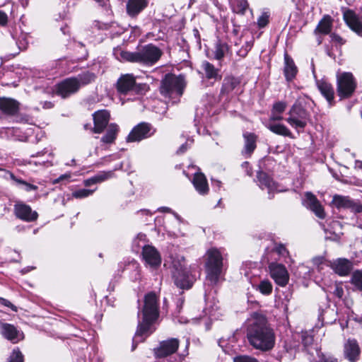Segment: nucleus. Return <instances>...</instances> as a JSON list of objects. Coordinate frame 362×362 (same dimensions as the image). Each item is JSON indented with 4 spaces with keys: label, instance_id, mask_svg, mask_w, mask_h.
<instances>
[{
    "label": "nucleus",
    "instance_id": "nucleus-28",
    "mask_svg": "<svg viewBox=\"0 0 362 362\" xmlns=\"http://www.w3.org/2000/svg\"><path fill=\"white\" fill-rule=\"evenodd\" d=\"M283 71L285 79L287 82L293 81L296 78L298 72V67L293 58L287 52H285L284 53V66Z\"/></svg>",
    "mask_w": 362,
    "mask_h": 362
},
{
    "label": "nucleus",
    "instance_id": "nucleus-40",
    "mask_svg": "<svg viewBox=\"0 0 362 362\" xmlns=\"http://www.w3.org/2000/svg\"><path fill=\"white\" fill-rule=\"evenodd\" d=\"M310 105V102L305 100H298L293 105L290 112L288 113H310L307 105Z\"/></svg>",
    "mask_w": 362,
    "mask_h": 362
},
{
    "label": "nucleus",
    "instance_id": "nucleus-61",
    "mask_svg": "<svg viewBox=\"0 0 362 362\" xmlns=\"http://www.w3.org/2000/svg\"><path fill=\"white\" fill-rule=\"evenodd\" d=\"M329 35L331 40L339 44V45H342L346 42V40H344L340 35L335 33H331Z\"/></svg>",
    "mask_w": 362,
    "mask_h": 362
},
{
    "label": "nucleus",
    "instance_id": "nucleus-13",
    "mask_svg": "<svg viewBox=\"0 0 362 362\" xmlns=\"http://www.w3.org/2000/svg\"><path fill=\"white\" fill-rule=\"evenodd\" d=\"M180 345L177 338H170L161 341L157 348L154 349V354L157 358H164L175 353Z\"/></svg>",
    "mask_w": 362,
    "mask_h": 362
},
{
    "label": "nucleus",
    "instance_id": "nucleus-47",
    "mask_svg": "<svg viewBox=\"0 0 362 362\" xmlns=\"http://www.w3.org/2000/svg\"><path fill=\"white\" fill-rule=\"evenodd\" d=\"M95 189H79L72 192V197L76 199H83L90 196Z\"/></svg>",
    "mask_w": 362,
    "mask_h": 362
},
{
    "label": "nucleus",
    "instance_id": "nucleus-30",
    "mask_svg": "<svg viewBox=\"0 0 362 362\" xmlns=\"http://www.w3.org/2000/svg\"><path fill=\"white\" fill-rule=\"evenodd\" d=\"M317 86L321 94L326 98L330 105L334 102V90L332 85L326 80L317 81Z\"/></svg>",
    "mask_w": 362,
    "mask_h": 362
},
{
    "label": "nucleus",
    "instance_id": "nucleus-18",
    "mask_svg": "<svg viewBox=\"0 0 362 362\" xmlns=\"http://www.w3.org/2000/svg\"><path fill=\"white\" fill-rule=\"evenodd\" d=\"M14 214L17 218L27 222L35 221L38 217L37 211H33L29 205L23 202H18L14 205Z\"/></svg>",
    "mask_w": 362,
    "mask_h": 362
},
{
    "label": "nucleus",
    "instance_id": "nucleus-51",
    "mask_svg": "<svg viewBox=\"0 0 362 362\" xmlns=\"http://www.w3.org/2000/svg\"><path fill=\"white\" fill-rule=\"evenodd\" d=\"M113 171H102L94 175L96 184L102 182L113 176Z\"/></svg>",
    "mask_w": 362,
    "mask_h": 362
},
{
    "label": "nucleus",
    "instance_id": "nucleus-34",
    "mask_svg": "<svg viewBox=\"0 0 362 362\" xmlns=\"http://www.w3.org/2000/svg\"><path fill=\"white\" fill-rule=\"evenodd\" d=\"M229 49L230 47L226 42L218 40L214 47V59L218 61L222 60Z\"/></svg>",
    "mask_w": 362,
    "mask_h": 362
},
{
    "label": "nucleus",
    "instance_id": "nucleus-11",
    "mask_svg": "<svg viewBox=\"0 0 362 362\" xmlns=\"http://www.w3.org/2000/svg\"><path fill=\"white\" fill-rule=\"evenodd\" d=\"M142 260L146 267L151 269H156L161 264V256L158 250L150 245L142 247Z\"/></svg>",
    "mask_w": 362,
    "mask_h": 362
},
{
    "label": "nucleus",
    "instance_id": "nucleus-17",
    "mask_svg": "<svg viewBox=\"0 0 362 362\" xmlns=\"http://www.w3.org/2000/svg\"><path fill=\"white\" fill-rule=\"evenodd\" d=\"M257 183L262 189H267L269 194V199L273 197L274 192H280L279 185L266 173L259 171L257 174Z\"/></svg>",
    "mask_w": 362,
    "mask_h": 362
},
{
    "label": "nucleus",
    "instance_id": "nucleus-5",
    "mask_svg": "<svg viewBox=\"0 0 362 362\" xmlns=\"http://www.w3.org/2000/svg\"><path fill=\"white\" fill-rule=\"evenodd\" d=\"M186 82L182 75L172 73L164 75L160 81L159 92L165 98L180 97L184 93Z\"/></svg>",
    "mask_w": 362,
    "mask_h": 362
},
{
    "label": "nucleus",
    "instance_id": "nucleus-33",
    "mask_svg": "<svg viewBox=\"0 0 362 362\" xmlns=\"http://www.w3.org/2000/svg\"><path fill=\"white\" fill-rule=\"evenodd\" d=\"M333 19L329 15H325L319 21L314 30L315 34L328 35L331 33Z\"/></svg>",
    "mask_w": 362,
    "mask_h": 362
},
{
    "label": "nucleus",
    "instance_id": "nucleus-7",
    "mask_svg": "<svg viewBox=\"0 0 362 362\" xmlns=\"http://www.w3.org/2000/svg\"><path fill=\"white\" fill-rule=\"evenodd\" d=\"M356 88L357 82L351 72H343L337 76V92L341 99L350 98Z\"/></svg>",
    "mask_w": 362,
    "mask_h": 362
},
{
    "label": "nucleus",
    "instance_id": "nucleus-59",
    "mask_svg": "<svg viewBox=\"0 0 362 362\" xmlns=\"http://www.w3.org/2000/svg\"><path fill=\"white\" fill-rule=\"evenodd\" d=\"M332 293L334 296L341 299L344 296V289L342 286L340 284H335Z\"/></svg>",
    "mask_w": 362,
    "mask_h": 362
},
{
    "label": "nucleus",
    "instance_id": "nucleus-49",
    "mask_svg": "<svg viewBox=\"0 0 362 362\" xmlns=\"http://www.w3.org/2000/svg\"><path fill=\"white\" fill-rule=\"evenodd\" d=\"M8 362H24L23 355L19 349H14L8 359Z\"/></svg>",
    "mask_w": 362,
    "mask_h": 362
},
{
    "label": "nucleus",
    "instance_id": "nucleus-10",
    "mask_svg": "<svg viewBox=\"0 0 362 362\" xmlns=\"http://www.w3.org/2000/svg\"><path fill=\"white\" fill-rule=\"evenodd\" d=\"M156 132L152 125L147 122H141L136 125L126 138L127 142H136L147 139Z\"/></svg>",
    "mask_w": 362,
    "mask_h": 362
},
{
    "label": "nucleus",
    "instance_id": "nucleus-35",
    "mask_svg": "<svg viewBox=\"0 0 362 362\" xmlns=\"http://www.w3.org/2000/svg\"><path fill=\"white\" fill-rule=\"evenodd\" d=\"M119 132V127L116 124H110L107 129L104 136L101 138V141L105 144H111L116 139L117 133Z\"/></svg>",
    "mask_w": 362,
    "mask_h": 362
},
{
    "label": "nucleus",
    "instance_id": "nucleus-32",
    "mask_svg": "<svg viewBox=\"0 0 362 362\" xmlns=\"http://www.w3.org/2000/svg\"><path fill=\"white\" fill-rule=\"evenodd\" d=\"M192 184L197 192L201 195L209 192V185L205 175L202 173H196L194 175Z\"/></svg>",
    "mask_w": 362,
    "mask_h": 362
},
{
    "label": "nucleus",
    "instance_id": "nucleus-50",
    "mask_svg": "<svg viewBox=\"0 0 362 362\" xmlns=\"http://www.w3.org/2000/svg\"><path fill=\"white\" fill-rule=\"evenodd\" d=\"M120 158V156L118 153H113L109 156H105L97 163V165L103 166L108 164L109 163L116 160Z\"/></svg>",
    "mask_w": 362,
    "mask_h": 362
},
{
    "label": "nucleus",
    "instance_id": "nucleus-37",
    "mask_svg": "<svg viewBox=\"0 0 362 362\" xmlns=\"http://www.w3.org/2000/svg\"><path fill=\"white\" fill-rule=\"evenodd\" d=\"M249 6L247 0H234L233 3L230 4L232 11L240 16H244L246 13Z\"/></svg>",
    "mask_w": 362,
    "mask_h": 362
},
{
    "label": "nucleus",
    "instance_id": "nucleus-27",
    "mask_svg": "<svg viewBox=\"0 0 362 362\" xmlns=\"http://www.w3.org/2000/svg\"><path fill=\"white\" fill-rule=\"evenodd\" d=\"M8 174L11 180V185L18 189L23 190L26 192H37L38 186L33 183V182L23 180L22 177L16 176L10 172H8Z\"/></svg>",
    "mask_w": 362,
    "mask_h": 362
},
{
    "label": "nucleus",
    "instance_id": "nucleus-6",
    "mask_svg": "<svg viewBox=\"0 0 362 362\" xmlns=\"http://www.w3.org/2000/svg\"><path fill=\"white\" fill-rule=\"evenodd\" d=\"M117 92L120 95H127L130 92L141 94L146 90V83H137L132 74H122L115 84Z\"/></svg>",
    "mask_w": 362,
    "mask_h": 362
},
{
    "label": "nucleus",
    "instance_id": "nucleus-39",
    "mask_svg": "<svg viewBox=\"0 0 362 362\" xmlns=\"http://www.w3.org/2000/svg\"><path fill=\"white\" fill-rule=\"evenodd\" d=\"M4 120L16 121L20 123H28L29 115H0V124H4Z\"/></svg>",
    "mask_w": 362,
    "mask_h": 362
},
{
    "label": "nucleus",
    "instance_id": "nucleus-15",
    "mask_svg": "<svg viewBox=\"0 0 362 362\" xmlns=\"http://www.w3.org/2000/svg\"><path fill=\"white\" fill-rule=\"evenodd\" d=\"M332 202L337 209H346L354 213H362V204L349 197L336 194L333 197Z\"/></svg>",
    "mask_w": 362,
    "mask_h": 362
},
{
    "label": "nucleus",
    "instance_id": "nucleus-2",
    "mask_svg": "<svg viewBox=\"0 0 362 362\" xmlns=\"http://www.w3.org/2000/svg\"><path fill=\"white\" fill-rule=\"evenodd\" d=\"M159 297L155 292H148L144 296V305L141 310L138 312L139 320L137 329L132 339V351L136 349L138 344L144 341L154 332L153 325L159 317Z\"/></svg>",
    "mask_w": 362,
    "mask_h": 362
},
{
    "label": "nucleus",
    "instance_id": "nucleus-58",
    "mask_svg": "<svg viewBox=\"0 0 362 362\" xmlns=\"http://www.w3.org/2000/svg\"><path fill=\"white\" fill-rule=\"evenodd\" d=\"M8 24V16L7 13L0 10V27L6 28Z\"/></svg>",
    "mask_w": 362,
    "mask_h": 362
},
{
    "label": "nucleus",
    "instance_id": "nucleus-25",
    "mask_svg": "<svg viewBox=\"0 0 362 362\" xmlns=\"http://www.w3.org/2000/svg\"><path fill=\"white\" fill-rule=\"evenodd\" d=\"M21 105V103L15 98L6 96L0 97L1 113H19Z\"/></svg>",
    "mask_w": 362,
    "mask_h": 362
},
{
    "label": "nucleus",
    "instance_id": "nucleus-36",
    "mask_svg": "<svg viewBox=\"0 0 362 362\" xmlns=\"http://www.w3.org/2000/svg\"><path fill=\"white\" fill-rule=\"evenodd\" d=\"M75 78L78 81L79 89L81 86H85L95 81L96 75L89 71H86L79 74Z\"/></svg>",
    "mask_w": 362,
    "mask_h": 362
},
{
    "label": "nucleus",
    "instance_id": "nucleus-20",
    "mask_svg": "<svg viewBox=\"0 0 362 362\" xmlns=\"http://www.w3.org/2000/svg\"><path fill=\"white\" fill-rule=\"evenodd\" d=\"M361 349L355 339H349L344 345V356L349 362H356L359 360Z\"/></svg>",
    "mask_w": 362,
    "mask_h": 362
},
{
    "label": "nucleus",
    "instance_id": "nucleus-57",
    "mask_svg": "<svg viewBox=\"0 0 362 362\" xmlns=\"http://www.w3.org/2000/svg\"><path fill=\"white\" fill-rule=\"evenodd\" d=\"M313 342V337L312 335L305 332L302 334V343L305 347L310 346Z\"/></svg>",
    "mask_w": 362,
    "mask_h": 362
},
{
    "label": "nucleus",
    "instance_id": "nucleus-24",
    "mask_svg": "<svg viewBox=\"0 0 362 362\" xmlns=\"http://www.w3.org/2000/svg\"><path fill=\"white\" fill-rule=\"evenodd\" d=\"M352 261L346 258H337L330 264L333 271L340 276H346L353 269Z\"/></svg>",
    "mask_w": 362,
    "mask_h": 362
},
{
    "label": "nucleus",
    "instance_id": "nucleus-16",
    "mask_svg": "<svg viewBox=\"0 0 362 362\" xmlns=\"http://www.w3.org/2000/svg\"><path fill=\"white\" fill-rule=\"evenodd\" d=\"M172 272L175 284L180 288L189 289L196 281L195 276L192 274L187 269L181 272Z\"/></svg>",
    "mask_w": 362,
    "mask_h": 362
},
{
    "label": "nucleus",
    "instance_id": "nucleus-62",
    "mask_svg": "<svg viewBox=\"0 0 362 362\" xmlns=\"http://www.w3.org/2000/svg\"><path fill=\"white\" fill-rule=\"evenodd\" d=\"M313 263L318 267V269H322L321 265L325 262V258L322 256H318L313 258Z\"/></svg>",
    "mask_w": 362,
    "mask_h": 362
},
{
    "label": "nucleus",
    "instance_id": "nucleus-53",
    "mask_svg": "<svg viewBox=\"0 0 362 362\" xmlns=\"http://www.w3.org/2000/svg\"><path fill=\"white\" fill-rule=\"evenodd\" d=\"M287 103L285 101H277L274 103L272 113H282L285 111Z\"/></svg>",
    "mask_w": 362,
    "mask_h": 362
},
{
    "label": "nucleus",
    "instance_id": "nucleus-63",
    "mask_svg": "<svg viewBox=\"0 0 362 362\" xmlns=\"http://www.w3.org/2000/svg\"><path fill=\"white\" fill-rule=\"evenodd\" d=\"M0 304L4 305L6 307L10 308L13 311H15V312L17 311V307L16 305H14L13 304H12L9 300H8L5 298L0 297Z\"/></svg>",
    "mask_w": 362,
    "mask_h": 362
},
{
    "label": "nucleus",
    "instance_id": "nucleus-48",
    "mask_svg": "<svg viewBox=\"0 0 362 362\" xmlns=\"http://www.w3.org/2000/svg\"><path fill=\"white\" fill-rule=\"evenodd\" d=\"M218 305L216 303H214L213 305H209V303H206V308L204 311L206 315H209V317L211 320H216L218 317V314L216 313L218 310Z\"/></svg>",
    "mask_w": 362,
    "mask_h": 362
},
{
    "label": "nucleus",
    "instance_id": "nucleus-54",
    "mask_svg": "<svg viewBox=\"0 0 362 362\" xmlns=\"http://www.w3.org/2000/svg\"><path fill=\"white\" fill-rule=\"evenodd\" d=\"M39 160H36V161H33L31 160H25V163H27V164H34L35 165H43V166H48V165H51V161H50V158H49L47 157L46 159H42L41 158H38Z\"/></svg>",
    "mask_w": 362,
    "mask_h": 362
},
{
    "label": "nucleus",
    "instance_id": "nucleus-44",
    "mask_svg": "<svg viewBox=\"0 0 362 362\" xmlns=\"http://www.w3.org/2000/svg\"><path fill=\"white\" fill-rule=\"evenodd\" d=\"M173 272H181L187 269L185 259L182 256H177L172 262Z\"/></svg>",
    "mask_w": 362,
    "mask_h": 362
},
{
    "label": "nucleus",
    "instance_id": "nucleus-9",
    "mask_svg": "<svg viewBox=\"0 0 362 362\" xmlns=\"http://www.w3.org/2000/svg\"><path fill=\"white\" fill-rule=\"evenodd\" d=\"M79 90V85L75 76L66 78L54 86V93L63 99L68 98Z\"/></svg>",
    "mask_w": 362,
    "mask_h": 362
},
{
    "label": "nucleus",
    "instance_id": "nucleus-3",
    "mask_svg": "<svg viewBox=\"0 0 362 362\" xmlns=\"http://www.w3.org/2000/svg\"><path fill=\"white\" fill-rule=\"evenodd\" d=\"M119 54L120 60L131 63H137L145 66H153L161 58L163 52L153 43L138 48L135 52L114 49V54Z\"/></svg>",
    "mask_w": 362,
    "mask_h": 362
},
{
    "label": "nucleus",
    "instance_id": "nucleus-45",
    "mask_svg": "<svg viewBox=\"0 0 362 362\" xmlns=\"http://www.w3.org/2000/svg\"><path fill=\"white\" fill-rule=\"evenodd\" d=\"M272 284L269 280H262L257 286V289L263 295L268 296L272 292Z\"/></svg>",
    "mask_w": 362,
    "mask_h": 362
},
{
    "label": "nucleus",
    "instance_id": "nucleus-4",
    "mask_svg": "<svg viewBox=\"0 0 362 362\" xmlns=\"http://www.w3.org/2000/svg\"><path fill=\"white\" fill-rule=\"evenodd\" d=\"M205 262L206 284L214 286L225 280L226 269L221 252L216 249H209Z\"/></svg>",
    "mask_w": 362,
    "mask_h": 362
},
{
    "label": "nucleus",
    "instance_id": "nucleus-43",
    "mask_svg": "<svg viewBox=\"0 0 362 362\" xmlns=\"http://www.w3.org/2000/svg\"><path fill=\"white\" fill-rule=\"evenodd\" d=\"M271 13L269 10L264 11L258 17L257 25L259 29L266 28L270 22Z\"/></svg>",
    "mask_w": 362,
    "mask_h": 362
},
{
    "label": "nucleus",
    "instance_id": "nucleus-22",
    "mask_svg": "<svg viewBox=\"0 0 362 362\" xmlns=\"http://www.w3.org/2000/svg\"><path fill=\"white\" fill-rule=\"evenodd\" d=\"M94 126L92 127L90 123L84 124L86 130L90 129L93 133L100 134L107 127L110 120V115H92Z\"/></svg>",
    "mask_w": 362,
    "mask_h": 362
},
{
    "label": "nucleus",
    "instance_id": "nucleus-46",
    "mask_svg": "<svg viewBox=\"0 0 362 362\" xmlns=\"http://www.w3.org/2000/svg\"><path fill=\"white\" fill-rule=\"evenodd\" d=\"M317 362H339V359L334 355L329 353H317Z\"/></svg>",
    "mask_w": 362,
    "mask_h": 362
},
{
    "label": "nucleus",
    "instance_id": "nucleus-26",
    "mask_svg": "<svg viewBox=\"0 0 362 362\" xmlns=\"http://www.w3.org/2000/svg\"><path fill=\"white\" fill-rule=\"evenodd\" d=\"M148 5V0H127L126 13L132 18H136Z\"/></svg>",
    "mask_w": 362,
    "mask_h": 362
},
{
    "label": "nucleus",
    "instance_id": "nucleus-23",
    "mask_svg": "<svg viewBox=\"0 0 362 362\" xmlns=\"http://www.w3.org/2000/svg\"><path fill=\"white\" fill-rule=\"evenodd\" d=\"M344 20L349 28L358 35L362 37V22L358 16L351 9H347L343 14Z\"/></svg>",
    "mask_w": 362,
    "mask_h": 362
},
{
    "label": "nucleus",
    "instance_id": "nucleus-55",
    "mask_svg": "<svg viewBox=\"0 0 362 362\" xmlns=\"http://www.w3.org/2000/svg\"><path fill=\"white\" fill-rule=\"evenodd\" d=\"M194 142V139L192 138H188L186 142L180 146V147L177 151V153L182 154L187 151V150L190 148L192 144Z\"/></svg>",
    "mask_w": 362,
    "mask_h": 362
},
{
    "label": "nucleus",
    "instance_id": "nucleus-60",
    "mask_svg": "<svg viewBox=\"0 0 362 362\" xmlns=\"http://www.w3.org/2000/svg\"><path fill=\"white\" fill-rule=\"evenodd\" d=\"M47 154V157L53 158V153L52 152H48L47 149L45 148L41 151L37 152L35 154H32L30 156L31 158H42Z\"/></svg>",
    "mask_w": 362,
    "mask_h": 362
},
{
    "label": "nucleus",
    "instance_id": "nucleus-42",
    "mask_svg": "<svg viewBox=\"0 0 362 362\" xmlns=\"http://www.w3.org/2000/svg\"><path fill=\"white\" fill-rule=\"evenodd\" d=\"M288 123L298 131L303 129L306 125L305 119L300 118L297 115H291L287 119Z\"/></svg>",
    "mask_w": 362,
    "mask_h": 362
},
{
    "label": "nucleus",
    "instance_id": "nucleus-41",
    "mask_svg": "<svg viewBox=\"0 0 362 362\" xmlns=\"http://www.w3.org/2000/svg\"><path fill=\"white\" fill-rule=\"evenodd\" d=\"M245 149L248 153H251L256 148V136L252 133H245Z\"/></svg>",
    "mask_w": 362,
    "mask_h": 362
},
{
    "label": "nucleus",
    "instance_id": "nucleus-8",
    "mask_svg": "<svg viewBox=\"0 0 362 362\" xmlns=\"http://www.w3.org/2000/svg\"><path fill=\"white\" fill-rule=\"evenodd\" d=\"M241 83L240 76H235L231 74L226 75L221 82L218 98L230 100L234 96L239 95Z\"/></svg>",
    "mask_w": 362,
    "mask_h": 362
},
{
    "label": "nucleus",
    "instance_id": "nucleus-29",
    "mask_svg": "<svg viewBox=\"0 0 362 362\" xmlns=\"http://www.w3.org/2000/svg\"><path fill=\"white\" fill-rule=\"evenodd\" d=\"M201 68L204 71L205 78L208 81L214 80V82L222 79L221 69L216 68L211 62L204 60L202 62Z\"/></svg>",
    "mask_w": 362,
    "mask_h": 362
},
{
    "label": "nucleus",
    "instance_id": "nucleus-52",
    "mask_svg": "<svg viewBox=\"0 0 362 362\" xmlns=\"http://www.w3.org/2000/svg\"><path fill=\"white\" fill-rule=\"evenodd\" d=\"M254 45V40H251L250 42H246L245 45H243L240 49L238 52V54L241 57H245L248 52L250 51Z\"/></svg>",
    "mask_w": 362,
    "mask_h": 362
},
{
    "label": "nucleus",
    "instance_id": "nucleus-21",
    "mask_svg": "<svg viewBox=\"0 0 362 362\" xmlns=\"http://www.w3.org/2000/svg\"><path fill=\"white\" fill-rule=\"evenodd\" d=\"M0 330L3 337L13 344L23 339V333L11 324L1 323Z\"/></svg>",
    "mask_w": 362,
    "mask_h": 362
},
{
    "label": "nucleus",
    "instance_id": "nucleus-64",
    "mask_svg": "<svg viewBox=\"0 0 362 362\" xmlns=\"http://www.w3.org/2000/svg\"><path fill=\"white\" fill-rule=\"evenodd\" d=\"M274 250L277 254L282 256H284L285 254L286 253V249L285 246L281 244L276 245V247H274Z\"/></svg>",
    "mask_w": 362,
    "mask_h": 362
},
{
    "label": "nucleus",
    "instance_id": "nucleus-14",
    "mask_svg": "<svg viewBox=\"0 0 362 362\" xmlns=\"http://www.w3.org/2000/svg\"><path fill=\"white\" fill-rule=\"evenodd\" d=\"M282 119L283 117L281 115H272L268 119H262V123L267 129L276 134L290 136L291 132L289 129L279 122Z\"/></svg>",
    "mask_w": 362,
    "mask_h": 362
},
{
    "label": "nucleus",
    "instance_id": "nucleus-56",
    "mask_svg": "<svg viewBox=\"0 0 362 362\" xmlns=\"http://www.w3.org/2000/svg\"><path fill=\"white\" fill-rule=\"evenodd\" d=\"M234 362H259L256 358L243 355V356H238L234 358L233 359Z\"/></svg>",
    "mask_w": 362,
    "mask_h": 362
},
{
    "label": "nucleus",
    "instance_id": "nucleus-31",
    "mask_svg": "<svg viewBox=\"0 0 362 362\" xmlns=\"http://www.w3.org/2000/svg\"><path fill=\"white\" fill-rule=\"evenodd\" d=\"M211 117L209 115H195L194 122L199 134H209L208 127L211 123Z\"/></svg>",
    "mask_w": 362,
    "mask_h": 362
},
{
    "label": "nucleus",
    "instance_id": "nucleus-38",
    "mask_svg": "<svg viewBox=\"0 0 362 362\" xmlns=\"http://www.w3.org/2000/svg\"><path fill=\"white\" fill-rule=\"evenodd\" d=\"M349 282L354 286V291L362 292V270L356 269L353 272Z\"/></svg>",
    "mask_w": 362,
    "mask_h": 362
},
{
    "label": "nucleus",
    "instance_id": "nucleus-19",
    "mask_svg": "<svg viewBox=\"0 0 362 362\" xmlns=\"http://www.w3.org/2000/svg\"><path fill=\"white\" fill-rule=\"evenodd\" d=\"M303 204L307 209L312 211L316 216L320 218H324L325 214L324 209L316 197L311 192H306L303 199Z\"/></svg>",
    "mask_w": 362,
    "mask_h": 362
},
{
    "label": "nucleus",
    "instance_id": "nucleus-12",
    "mask_svg": "<svg viewBox=\"0 0 362 362\" xmlns=\"http://www.w3.org/2000/svg\"><path fill=\"white\" fill-rule=\"evenodd\" d=\"M271 277L275 283L280 286H285L289 279L288 271L284 265L276 262H271L269 264Z\"/></svg>",
    "mask_w": 362,
    "mask_h": 362
},
{
    "label": "nucleus",
    "instance_id": "nucleus-1",
    "mask_svg": "<svg viewBox=\"0 0 362 362\" xmlns=\"http://www.w3.org/2000/svg\"><path fill=\"white\" fill-rule=\"evenodd\" d=\"M246 327L247 338L255 349L267 351L274 346L275 334L264 315L252 313L247 320Z\"/></svg>",
    "mask_w": 362,
    "mask_h": 362
}]
</instances>
